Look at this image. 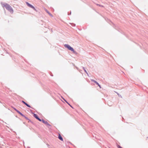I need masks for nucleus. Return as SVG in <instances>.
I'll list each match as a JSON object with an SVG mask.
<instances>
[{"label": "nucleus", "mask_w": 148, "mask_h": 148, "mask_svg": "<svg viewBox=\"0 0 148 148\" xmlns=\"http://www.w3.org/2000/svg\"><path fill=\"white\" fill-rule=\"evenodd\" d=\"M47 125H49V126H51V125L49 123H47Z\"/></svg>", "instance_id": "nucleus-14"}, {"label": "nucleus", "mask_w": 148, "mask_h": 148, "mask_svg": "<svg viewBox=\"0 0 148 148\" xmlns=\"http://www.w3.org/2000/svg\"><path fill=\"white\" fill-rule=\"evenodd\" d=\"M91 81L92 82H93L94 83H95L97 85H98L99 84L97 81H95V80L92 79V80H91Z\"/></svg>", "instance_id": "nucleus-7"}, {"label": "nucleus", "mask_w": 148, "mask_h": 148, "mask_svg": "<svg viewBox=\"0 0 148 148\" xmlns=\"http://www.w3.org/2000/svg\"><path fill=\"white\" fill-rule=\"evenodd\" d=\"M96 5H97L99 6H100V7H104V6L103 5H100V4H97Z\"/></svg>", "instance_id": "nucleus-12"}, {"label": "nucleus", "mask_w": 148, "mask_h": 148, "mask_svg": "<svg viewBox=\"0 0 148 148\" xmlns=\"http://www.w3.org/2000/svg\"><path fill=\"white\" fill-rule=\"evenodd\" d=\"M117 94H118V95H119V97H121V95H119V94H118V93H117Z\"/></svg>", "instance_id": "nucleus-16"}, {"label": "nucleus", "mask_w": 148, "mask_h": 148, "mask_svg": "<svg viewBox=\"0 0 148 148\" xmlns=\"http://www.w3.org/2000/svg\"><path fill=\"white\" fill-rule=\"evenodd\" d=\"M34 116L39 121H41V120L38 117L37 115L36 114H34Z\"/></svg>", "instance_id": "nucleus-4"}, {"label": "nucleus", "mask_w": 148, "mask_h": 148, "mask_svg": "<svg viewBox=\"0 0 148 148\" xmlns=\"http://www.w3.org/2000/svg\"><path fill=\"white\" fill-rule=\"evenodd\" d=\"M97 85L100 87V88H101V86L99 84L98 85Z\"/></svg>", "instance_id": "nucleus-15"}, {"label": "nucleus", "mask_w": 148, "mask_h": 148, "mask_svg": "<svg viewBox=\"0 0 148 148\" xmlns=\"http://www.w3.org/2000/svg\"><path fill=\"white\" fill-rule=\"evenodd\" d=\"M64 46L65 48H67V49L73 52L75 54H77V53L75 51L73 48L71 47L69 45L67 44H65L64 45Z\"/></svg>", "instance_id": "nucleus-2"}, {"label": "nucleus", "mask_w": 148, "mask_h": 148, "mask_svg": "<svg viewBox=\"0 0 148 148\" xmlns=\"http://www.w3.org/2000/svg\"><path fill=\"white\" fill-rule=\"evenodd\" d=\"M22 102L24 103V104H25V105H26L27 107H30V106L29 105H28V104H27V103H26L24 101H22Z\"/></svg>", "instance_id": "nucleus-6"}, {"label": "nucleus", "mask_w": 148, "mask_h": 148, "mask_svg": "<svg viewBox=\"0 0 148 148\" xmlns=\"http://www.w3.org/2000/svg\"><path fill=\"white\" fill-rule=\"evenodd\" d=\"M47 13H48L49 14L51 17L53 16V15L51 13H50L49 12L47 11Z\"/></svg>", "instance_id": "nucleus-11"}, {"label": "nucleus", "mask_w": 148, "mask_h": 148, "mask_svg": "<svg viewBox=\"0 0 148 148\" xmlns=\"http://www.w3.org/2000/svg\"><path fill=\"white\" fill-rule=\"evenodd\" d=\"M16 112L19 113V114H20L22 116H24V115H23L22 113H21V112H20L18 110H16Z\"/></svg>", "instance_id": "nucleus-9"}, {"label": "nucleus", "mask_w": 148, "mask_h": 148, "mask_svg": "<svg viewBox=\"0 0 148 148\" xmlns=\"http://www.w3.org/2000/svg\"><path fill=\"white\" fill-rule=\"evenodd\" d=\"M63 99H64V101L69 105L71 108H73V107L64 98H63Z\"/></svg>", "instance_id": "nucleus-8"}, {"label": "nucleus", "mask_w": 148, "mask_h": 148, "mask_svg": "<svg viewBox=\"0 0 148 148\" xmlns=\"http://www.w3.org/2000/svg\"><path fill=\"white\" fill-rule=\"evenodd\" d=\"M42 121L44 122V121H43V120H42Z\"/></svg>", "instance_id": "nucleus-20"}, {"label": "nucleus", "mask_w": 148, "mask_h": 148, "mask_svg": "<svg viewBox=\"0 0 148 148\" xmlns=\"http://www.w3.org/2000/svg\"><path fill=\"white\" fill-rule=\"evenodd\" d=\"M117 147L118 148H123L122 147L120 146L119 145H117Z\"/></svg>", "instance_id": "nucleus-13"}, {"label": "nucleus", "mask_w": 148, "mask_h": 148, "mask_svg": "<svg viewBox=\"0 0 148 148\" xmlns=\"http://www.w3.org/2000/svg\"><path fill=\"white\" fill-rule=\"evenodd\" d=\"M82 68H83V69L84 70V71L88 75V73L87 71H86V70L85 68L84 67H83Z\"/></svg>", "instance_id": "nucleus-10"}, {"label": "nucleus", "mask_w": 148, "mask_h": 148, "mask_svg": "<svg viewBox=\"0 0 148 148\" xmlns=\"http://www.w3.org/2000/svg\"><path fill=\"white\" fill-rule=\"evenodd\" d=\"M1 4L3 8H5L7 10L9 11L10 13H13V10L11 7L8 4L5 3H1Z\"/></svg>", "instance_id": "nucleus-1"}, {"label": "nucleus", "mask_w": 148, "mask_h": 148, "mask_svg": "<svg viewBox=\"0 0 148 148\" xmlns=\"http://www.w3.org/2000/svg\"><path fill=\"white\" fill-rule=\"evenodd\" d=\"M14 109L16 111V110H17L16 109L14 108Z\"/></svg>", "instance_id": "nucleus-18"}, {"label": "nucleus", "mask_w": 148, "mask_h": 148, "mask_svg": "<svg viewBox=\"0 0 148 148\" xmlns=\"http://www.w3.org/2000/svg\"><path fill=\"white\" fill-rule=\"evenodd\" d=\"M47 145L48 147H49V146H50L49 145L47 144Z\"/></svg>", "instance_id": "nucleus-17"}, {"label": "nucleus", "mask_w": 148, "mask_h": 148, "mask_svg": "<svg viewBox=\"0 0 148 148\" xmlns=\"http://www.w3.org/2000/svg\"><path fill=\"white\" fill-rule=\"evenodd\" d=\"M70 14H68V15H70Z\"/></svg>", "instance_id": "nucleus-19"}, {"label": "nucleus", "mask_w": 148, "mask_h": 148, "mask_svg": "<svg viewBox=\"0 0 148 148\" xmlns=\"http://www.w3.org/2000/svg\"><path fill=\"white\" fill-rule=\"evenodd\" d=\"M26 3L27 5L30 8H33L34 10H36V9L32 5L29 4L28 2H26Z\"/></svg>", "instance_id": "nucleus-3"}, {"label": "nucleus", "mask_w": 148, "mask_h": 148, "mask_svg": "<svg viewBox=\"0 0 148 148\" xmlns=\"http://www.w3.org/2000/svg\"><path fill=\"white\" fill-rule=\"evenodd\" d=\"M58 138L61 140L63 141V139L61 136L60 134H59L58 136Z\"/></svg>", "instance_id": "nucleus-5"}]
</instances>
